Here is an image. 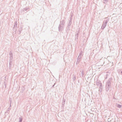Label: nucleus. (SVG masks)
<instances>
[{
    "label": "nucleus",
    "instance_id": "nucleus-24",
    "mask_svg": "<svg viewBox=\"0 0 122 122\" xmlns=\"http://www.w3.org/2000/svg\"><path fill=\"white\" fill-rule=\"evenodd\" d=\"M22 30V28L21 27H20V28L19 29V31H21Z\"/></svg>",
    "mask_w": 122,
    "mask_h": 122
},
{
    "label": "nucleus",
    "instance_id": "nucleus-21",
    "mask_svg": "<svg viewBox=\"0 0 122 122\" xmlns=\"http://www.w3.org/2000/svg\"><path fill=\"white\" fill-rule=\"evenodd\" d=\"M108 0H103V2L105 4L107 3L108 1Z\"/></svg>",
    "mask_w": 122,
    "mask_h": 122
},
{
    "label": "nucleus",
    "instance_id": "nucleus-1",
    "mask_svg": "<svg viewBox=\"0 0 122 122\" xmlns=\"http://www.w3.org/2000/svg\"><path fill=\"white\" fill-rule=\"evenodd\" d=\"M112 79L111 78H110L107 82L106 86V91H108L110 89L111 83L112 82Z\"/></svg>",
    "mask_w": 122,
    "mask_h": 122
},
{
    "label": "nucleus",
    "instance_id": "nucleus-11",
    "mask_svg": "<svg viewBox=\"0 0 122 122\" xmlns=\"http://www.w3.org/2000/svg\"><path fill=\"white\" fill-rule=\"evenodd\" d=\"M65 101H66L65 99H64L63 98V102H62V105L63 106H64V104H65Z\"/></svg>",
    "mask_w": 122,
    "mask_h": 122
},
{
    "label": "nucleus",
    "instance_id": "nucleus-30",
    "mask_svg": "<svg viewBox=\"0 0 122 122\" xmlns=\"http://www.w3.org/2000/svg\"><path fill=\"white\" fill-rule=\"evenodd\" d=\"M11 104H10V107H11Z\"/></svg>",
    "mask_w": 122,
    "mask_h": 122
},
{
    "label": "nucleus",
    "instance_id": "nucleus-2",
    "mask_svg": "<svg viewBox=\"0 0 122 122\" xmlns=\"http://www.w3.org/2000/svg\"><path fill=\"white\" fill-rule=\"evenodd\" d=\"M105 19H106L104 20L102 26L101 28L102 29H104L106 27L107 24L109 20V18L108 17H106Z\"/></svg>",
    "mask_w": 122,
    "mask_h": 122
},
{
    "label": "nucleus",
    "instance_id": "nucleus-25",
    "mask_svg": "<svg viewBox=\"0 0 122 122\" xmlns=\"http://www.w3.org/2000/svg\"><path fill=\"white\" fill-rule=\"evenodd\" d=\"M71 23L72 22H68V25H71Z\"/></svg>",
    "mask_w": 122,
    "mask_h": 122
},
{
    "label": "nucleus",
    "instance_id": "nucleus-3",
    "mask_svg": "<svg viewBox=\"0 0 122 122\" xmlns=\"http://www.w3.org/2000/svg\"><path fill=\"white\" fill-rule=\"evenodd\" d=\"M64 27L63 26L61 25H59L58 27V31L59 32H61L63 30Z\"/></svg>",
    "mask_w": 122,
    "mask_h": 122
},
{
    "label": "nucleus",
    "instance_id": "nucleus-18",
    "mask_svg": "<svg viewBox=\"0 0 122 122\" xmlns=\"http://www.w3.org/2000/svg\"><path fill=\"white\" fill-rule=\"evenodd\" d=\"M12 64V63H9V68L10 69H11Z\"/></svg>",
    "mask_w": 122,
    "mask_h": 122
},
{
    "label": "nucleus",
    "instance_id": "nucleus-29",
    "mask_svg": "<svg viewBox=\"0 0 122 122\" xmlns=\"http://www.w3.org/2000/svg\"><path fill=\"white\" fill-rule=\"evenodd\" d=\"M19 34H21V31H19Z\"/></svg>",
    "mask_w": 122,
    "mask_h": 122
},
{
    "label": "nucleus",
    "instance_id": "nucleus-15",
    "mask_svg": "<svg viewBox=\"0 0 122 122\" xmlns=\"http://www.w3.org/2000/svg\"><path fill=\"white\" fill-rule=\"evenodd\" d=\"M73 77L72 78V80L73 81H75L76 79L75 75H73Z\"/></svg>",
    "mask_w": 122,
    "mask_h": 122
},
{
    "label": "nucleus",
    "instance_id": "nucleus-31",
    "mask_svg": "<svg viewBox=\"0 0 122 122\" xmlns=\"http://www.w3.org/2000/svg\"><path fill=\"white\" fill-rule=\"evenodd\" d=\"M113 99H116L115 98V97H113Z\"/></svg>",
    "mask_w": 122,
    "mask_h": 122
},
{
    "label": "nucleus",
    "instance_id": "nucleus-7",
    "mask_svg": "<svg viewBox=\"0 0 122 122\" xmlns=\"http://www.w3.org/2000/svg\"><path fill=\"white\" fill-rule=\"evenodd\" d=\"M102 84L101 82L99 80H97L96 82V85L98 86H99L101 85V84Z\"/></svg>",
    "mask_w": 122,
    "mask_h": 122
},
{
    "label": "nucleus",
    "instance_id": "nucleus-19",
    "mask_svg": "<svg viewBox=\"0 0 122 122\" xmlns=\"http://www.w3.org/2000/svg\"><path fill=\"white\" fill-rule=\"evenodd\" d=\"M10 62L9 63H12L13 58H10Z\"/></svg>",
    "mask_w": 122,
    "mask_h": 122
},
{
    "label": "nucleus",
    "instance_id": "nucleus-5",
    "mask_svg": "<svg viewBox=\"0 0 122 122\" xmlns=\"http://www.w3.org/2000/svg\"><path fill=\"white\" fill-rule=\"evenodd\" d=\"M65 24V21L64 20H62L61 21L59 25L63 26L64 27Z\"/></svg>",
    "mask_w": 122,
    "mask_h": 122
},
{
    "label": "nucleus",
    "instance_id": "nucleus-16",
    "mask_svg": "<svg viewBox=\"0 0 122 122\" xmlns=\"http://www.w3.org/2000/svg\"><path fill=\"white\" fill-rule=\"evenodd\" d=\"M29 9V8H25L23 9V11L25 12V11H26Z\"/></svg>",
    "mask_w": 122,
    "mask_h": 122
},
{
    "label": "nucleus",
    "instance_id": "nucleus-12",
    "mask_svg": "<svg viewBox=\"0 0 122 122\" xmlns=\"http://www.w3.org/2000/svg\"><path fill=\"white\" fill-rule=\"evenodd\" d=\"M17 22H15V24L14 25V26L13 28V29H14L15 27L17 28Z\"/></svg>",
    "mask_w": 122,
    "mask_h": 122
},
{
    "label": "nucleus",
    "instance_id": "nucleus-17",
    "mask_svg": "<svg viewBox=\"0 0 122 122\" xmlns=\"http://www.w3.org/2000/svg\"><path fill=\"white\" fill-rule=\"evenodd\" d=\"M117 107L119 108H120L122 107V105H120L119 104H117Z\"/></svg>",
    "mask_w": 122,
    "mask_h": 122
},
{
    "label": "nucleus",
    "instance_id": "nucleus-28",
    "mask_svg": "<svg viewBox=\"0 0 122 122\" xmlns=\"http://www.w3.org/2000/svg\"><path fill=\"white\" fill-rule=\"evenodd\" d=\"M72 20H71V19H70L69 20V22H72Z\"/></svg>",
    "mask_w": 122,
    "mask_h": 122
},
{
    "label": "nucleus",
    "instance_id": "nucleus-6",
    "mask_svg": "<svg viewBox=\"0 0 122 122\" xmlns=\"http://www.w3.org/2000/svg\"><path fill=\"white\" fill-rule=\"evenodd\" d=\"M71 25H67V27L66 28V32L68 33L70 30V27Z\"/></svg>",
    "mask_w": 122,
    "mask_h": 122
},
{
    "label": "nucleus",
    "instance_id": "nucleus-26",
    "mask_svg": "<svg viewBox=\"0 0 122 122\" xmlns=\"http://www.w3.org/2000/svg\"><path fill=\"white\" fill-rule=\"evenodd\" d=\"M10 100H9L10 104H11L12 100L11 99H10Z\"/></svg>",
    "mask_w": 122,
    "mask_h": 122
},
{
    "label": "nucleus",
    "instance_id": "nucleus-33",
    "mask_svg": "<svg viewBox=\"0 0 122 122\" xmlns=\"http://www.w3.org/2000/svg\"><path fill=\"white\" fill-rule=\"evenodd\" d=\"M121 73L122 74V71H121Z\"/></svg>",
    "mask_w": 122,
    "mask_h": 122
},
{
    "label": "nucleus",
    "instance_id": "nucleus-20",
    "mask_svg": "<svg viewBox=\"0 0 122 122\" xmlns=\"http://www.w3.org/2000/svg\"><path fill=\"white\" fill-rule=\"evenodd\" d=\"M81 73V75H82V76L83 77L84 76V71L83 70L82 71Z\"/></svg>",
    "mask_w": 122,
    "mask_h": 122
},
{
    "label": "nucleus",
    "instance_id": "nucleus-14",
    "mask_svg": "<svg viewBox=\"0 0 122 122\" xmlns=\"http://www.w3.org/2000/svg\"><path fill=\"white\" fill-rule=\"evenodd\" d=\"M81 56H79L77 59V60H79V61H80L81 60Z\"/></svg>",
    "mask_w": 122,
    "mask_h": 122
},
{
    "label": "nucleus",
    "instance_id": "nucleus-13",
    "mask_svg": "<svg viewBox=\"0 0 122 122\" xmlns=\"http://www.w3.org/2000/svg\"><path fill=\"white\" fill-rule=\"evenodd\" d=\"M19 120L18 122H22V121L23 118L22 117H19Z\"/></svg>",
    "mask_w": 122,
    "mask_h": 122
},
{
    "label": "nucleus",
    "instance_id": "nucleus-9",
    "mask_svg": "<svg viewBox=\"0 0 122 122\" xmlns=\"http://www.w3.org/2000/svg\"><path fill=\"white\" fill-rule=\"evenodd\" d=\"M10 108L9 107L8 108V110H7L5 112V115H7L8 114H9V112L10 110Z\"/></svg>",
    "mask_w": 122,
    "mask_h": 122
},
{
    "label": "nucleus",
    "instance_id": "nucleus-22",
    "mask_svg": "<svg viewBox=\"0 0 122 122\" xmlns=\"http://www.w3.org/2000/svg\"><path fill=\"white\" fill-rule=\"evenodd\" d=\"M82 51H81V52H80V53L79 54V56H81V55H82Z\"/></svg>",
    "mask_w": 122,
    "mask_h": 122
},
{
    "label": "nucleus",
    "instance_id": "nucleus-4",
    "mask_svg": "<svg viewBox=\"0 0 122 122\" xmlns=\"http://www.w3.org/2000/svg\"><path fill=\"white\" fill-rule=\"evenodd\" d=\"M80 32V31L79 30L77 32V33L75 35V41H77L78 39L79 35Z\"/></svg>",
    "mask_w": 122,
    "mask_h": 122
},
{
    "label": "nucleus",
    "instance_id": "nucleus-10",
    "mask_svg": "<svg viewBox=\"0 0 122 122\" xmlns=\"http://www.w3.org/2000/svg\"><path fill=\"white\" fill-rule=\"evenodd\" d=\"M100 87L99 88V90H100L101 92L102 91V84H101V85L99 86Z\"/></svg>",
    "mask_w": 122,
    "mask_h": 122
},
{
    "label": "nucleus",
    "instance_id": "nucleus-27",
    "mask_svg": "<svg viewBox=\"0 0 122 122\" xmlns=\"http://www.w3.org/2000/svg\"><path fill=\"white\" fill-rule=\"evenodd\" d=\"M72 15H71V17H70V19H71V20H72Z\"/></svg>",
    "mask_w": 122,
    "mask_h": 122
},
{
    "label": "nucleus",
    "instance_id": "nucleus-32",
    "mask_svg": "<svg viewBox=\"0 0 122 122\" xmlns=\"http://www.w3.org/2000/svg\"><path fill=\"white\" fill-rule=\"evenodd\" d=\"M54 85H55V84L54 85H53V86H52V87H54Z\"/></svg>",
    "mask_w": 122,
    "mask_h": 122
},
{
    "label": "nucleus",
    "instance_id": "nucleus-23",
    "mask_svg": "<svg viewBox=\"0 0 122 122\" xmlns=\"http://www.w3.org/2000/svg\"><path fill=\"white\" fill-rule=\"evenodd\" d=\"M80 61H78V60H77V61H76V65H77L78 64H79V62Z\"/></svg>",
    "mask_w": 122,
    "mask_h": 122
},
{
    "label": "nucleus",
    "instance_id": "nucleus-8",
    "mask_svg": "<svg viewBox=\"0 0 122 122\" xmlns=\"http://www.w3.org/2000/svg\"><path fill=\"white\" fill-rule=\"evenodd\" d=\"M9 55L10 56V58H13L12 51H10Z\"/></svg>",
    "mask_w": 122,
    "mask_h": 122
}]
</instances>
